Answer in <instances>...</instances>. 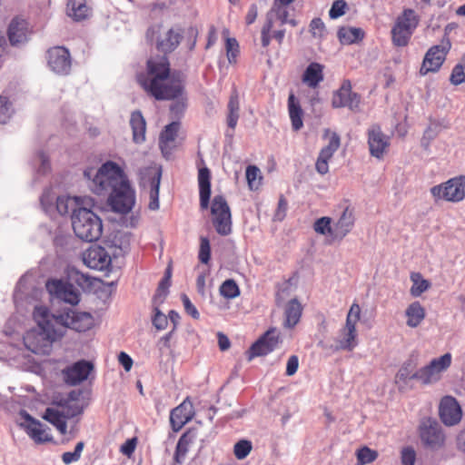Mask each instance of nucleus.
Returning a JSON list of instances; mask_svg holds the SVG:
<instances>
[{"label":"nucleus","instance_id":"64","mask_svg":"<svg viewBox=\"0 0 465 465\" xmlns=\"http://www.w3.org/2000/svg\"><path fill=\"white\" fill-rule=\"evenodd\" d=\"M181 299H182L185 312L189 315H191L193 319H198L200 316L199 312L197 311L195 306L192 303L189 297L185 294H183Z\"/></svg>","mask_w":465,"mask_h":465},{"label":"nucleus","instance_id":"38","mask_svg":"<svg viewBox=\"0 0 465 465\" xmlns=\"http://www.w3.org/2000/svg\"><path fill=\"white\" fill-rule=\"evenodd\" d=\"M337 35L342 45H351L361 41L364 36V32L358 27L343 26L339 29Z\"/></svg>","mask_w":465,"mask_h":465},{"label":"nucleus","instance_id":"29","mask_svg":"<svg viewBox=\"0 0 465 465\" xmlns=\"http://www.w3.org/2000/svg\"><path fill=\"white\" fill-rule=\"evenodd\" d=\"M197 436L198 433L196 429H189L181 436L177 442L174 453V460L177 463L182 464L183 462L190 445L195 441Z\"/></svg>","mask_w":465,"mask_h":465},{"label":"nucleus","instance_id":"60","mask_svg":"<svg viewBox=\"0 0 465 465\" xmlns=\"http://www.w3.org/2000/svg\"><path fill=\"white\" fill-rule=\"evenodd\" d=\"M153 325L158 331L164 330L168 324V318L166 315L161 312L158 308H154V315L152 319Z\"/></svg>","mask_w":465,"mask_h":465},{"label":"nucleus","instance_id":"49","mask_svg":"<svg viewBox=\"0 0 465 465\" xmlns=\"http://www.w3.org/2000/svg\"><path fill=\"white\" fill-rule=\"evenodd\" d=\"M331 219L329 217H322L314 223V230L322 235H331L333 238V226L331 224Z\"/></svg>","mask_w":465,"mask_h":465},{"label":"nucleus","instance_id":"30","mask_svg":"<svg viewBox=\"0 0 465 465\" xmlns=\"http://www.w3.org/2000/svg\"><path fill=\"white\" fill-rule=\"evenodd\" d=\"M324 66L319 63H311L302 74V83L310 88H316L323 81Z\"/></svg>","mask_w":465,"mask_h":465},{"label":"nucleus","instance_id":"28","mask_svg":"<svg viewBox=\"0 0 465 465\" xmlns=\"http://www.w3.org/2000/svg\"><path fill=\"white\" fill-rule=\"evenodd\" d=\"M198 184L200 206L202 209H207L211 197V172L206 166L199 169Z\"/></svg>","mask_w":465,"mask_h":465},{"label":"nucleus","instance_id":"53","mask_svg":"<svg viewBox=\"0 0 465 465\" xmlns=\"http://www.w3.org/2000/svg\"><path fill=\"white\" fill-rule=\"evenodd\" d=\"M439 134L438 127L432 124L429 125L427 129L424 131L422 138L420 140L421 147L428 151L430 145V143L437 137Z\"/></svg>","mask_w":465,"mask_h":465},{"label":"nucleus","instance_id":"54","mask_svg":"<svg viewBox=\"0 0 465 465\" xmlns=\"http://www.w3.org/2000/svg\"><path fill=\"white\" fill-rule=\"evenodd\" d=\"M226 55L230 64H233L236 62V58L239 54V44L235 38H227L226 39Z\"/></svg>","mask_w":465,"mask_h":465},{"label":"nucleus","instance_id":"44","mask_svg":"<svg viewBox=\"0 0 465 465\" xmlns=\"http://www.w3.org/2000/svg\"><path fill=\"white\" fill-rule=\"evenodd\" d=\"M269 16L272 20L273 19V16H275L281 21L282 25L287 24L289 17L288 5H283L274 1L271 10L267 14L266 19H268Z\"/></svg>","mask_w":465,"mask_h":465},{"label":"nucleus","instance_id":"63","mask_svg":"<svg viewBox=\"0 0 465 465\" xmlns=\"http://www.w3.org/2000/svg\"><path fill=\"white\" fill-rule=\"evenodd\" d=\"M329 134H331L329 143L325 147L335 153L341 145L340 136L338 134L331 133L329 129H326L324 131V136H328Z\"/></svg>","mask_w":465,"mask_h":465},{"label":"nucleus","instance_id":"57","mask_svg":"<svg viewBox=\"0 0 465 465\" xmlns=\"http://www.w3.org/2000/svg\"><path fill=\"white\" fill-rule=\"evenodd\" d=\"M346 9L347 3L344 0H336L331 5L329 15L331 19H337L345 14Z\"/></svg>","mask_w":465,"mask_h":465},{"label":"nucleus","instance_id":"36","mask_svg":"<svg viewBox=\"0 0 465 465\" xmlns=\"http://www.w3.org/2000/svg\"><path fill=\"white\" fill-rule=\"evenodd\" d=\"M407 325L411 328L419 326L425 318V310L419 302L411 303L405 311Z\"/></svg>","mask_w":465,"mask_h":465},{"label":"nucleus","instance_id":"17","mask_svg":"<svg viewBox=\"0 0 465 465\" xmlns=\"http://www.w3.org/2000/svg\"><path fill=\"white\" fill-rule=\"evenodd\" d=\"M47 64L52 72L58 75L69 74L72 58L68 49L64 46H54L47 51Z\"/></svg>","mask_w":465,"mask_h":465},{"label":"nucleus","instance_id":"8","mask_svg":"<svg viewBox=\"0 0 465 465\" xmlns=\"http://www.w3.org/2000/svg\"><path fill=\"white\" fill-rule=\"evenodd\" d=\"M419 16L415 11L408 8L397 18L391 29L392 43L396 46L408 45L411 35L419 25Z\"/></svg>","mask_w":465,"mask_h":465},{"label":"nucleus","instance_id":"39","mask_svg":"<svg viewBox=\"0 0 465 465\" xmlns=\"http://www.w3.org/2000/svg\"><path fill=\"white\" fill-rule=\"evenodd\" d=\"M29 298V277L27 272L24 273L16 283L14 292V302L16 306L26 302Z\"/></svg>","mask_w":465,"mask_h":465},{"label":"nucleus","instance_id":"62","mask_svg":"<svg viewBox=\"0 0 465 465\" xmlns=\"http://www.w3.org/2000/svg\"><path fill=\"white\" fill-rule=\"evenodd\" d=\"M402 465H414L416 460L415 450L411 447H406L401 450Z\"/></svg>","mask_w":465,"mask_h":465},{"label":"nucleus","instance_id":"31","mask_svg":"<svg viewBox=\"0 0 465 465\" xmlns=\"http://www.w3.org/2000/svg\"><path fill=\"white\" fill-rule=\"evenodd\" d=\"M27 22L24 19L15 18L8 28V38L15 45L26 40Z\"/></svg>","mask_w":465,"mask_h":465},{"label":"nucleus","instance_id":"26","mask_svg":"<svg viewBox=\"0 0 465 465\" xmlns=\"http://www.w3.org/2000/svg\"><path fill=\"white\" fill-rule=\"evenodd\" d=\"M355 223L353 209L346 205L339 217L338 221L333 225V238H344L353 228Z\"/></svg>","mask_w":465,"mask_h":465},{"label":"nucleus","instance_id":"55","mask_svg":"<svg viewBox=\"0 0 465 465\" xmlns=\"http://www.w3.org/2000/svg\"><path fill=\"white\" fill-rule=\"evenodd\" d=\"M310 32L315 38H323L326 35V28L323 21L319 17L313 18L310 23Z\"/></svg>","mask_w":465,"mask_h":465},{"label":"nucleus","instance_id":"52","mask_svg":"<svg viewBox=\"0 0 465 465\" xmlns=\"http://www.w3.org/2000/svg\"><path fill=\"white\" fill-rule=\"evenodd\" d=\"M252 442L247 440H242L235 443L233 453L238 460L245 459L252 450Z\"/></svg>","mask_w":465,"mask_h":465},{"label":"nucleus","instance_id":"12","mask_svg":"<svg viewBox=\"0 0 465 465\" xmlns=\"http://www.w3.org/2000/svg\"><path fill=\"white\" fill-rule=\"evenodd\" d=\"M147 37L152 41L155 40L159 51L169 53L178 46L182 35L179 29L164 30L161 25H155L147 31Z\"/></svg>","mask_w":465,"mask_h":465},{"label":"nucleus","instance_id":"2","mask_svg":"<svg viewBox=\"0 0 465 465\" xmlns=\"http://www.w3.org/2000/svg\"><path fill=\"white\" fill-rule=\"evenodd\" d=\"M142 87L156 100H171L183 92L180 77L170 73V64L165 55L152 57L147 61V72L137 76Z\"/></svg>","mask_w":465,"mask_h":465},{"label":"nucleus","instance_id":"14","mask_svg":"<svg viewBox=\"0 0 465 465\" xmlns=\"http://www.w3.org/2000/svg\"><path fill=\"white\" fill-rule=\"evenodd\" d=\"M450 47L451 44L448 37L443 38L440 45L431 46L425 54L420 74H426L429 72L438 71L445 61Z\"/></svg>","mask_w":465,"mask_h":465},{"label":"nucleus","instance_id":"25","mask_svg":"<svg viewBox=\"0 0 465 465\" xmlns=\"http://www.w3.org/2000/svg\"><path fill=\"white\" fill-rule=\"evenodd\" d=\"M84 204L94 205V201L88 196H68L62 195L56 198V210L61 215L68 214L78 210Z\"/></svg>","mask_w":465,"mask_h":465},{"label":"nucleus","instance_id":"37","mask_svg":"<svg viewBox=\"0 0 465 465\" xmlns=\"http://www.w3.org/2000/svg\"><path fill=\"white\" fill-rule=\"evenodd\" d=\"M31 438L36 443H45L53 440L49 428L40 423L33 417H31Z\"/></svg>","mask_w":465,"mask_h":465},{"label":"nucleus","instance_id":"34","mask_svg":"<svg viewBox=\"0 0 465 465\" xmlns=\"http://www.w3.org/2000/svg\"><path fill=\"white\" fill-rule=\"evenodd\" d=\"M288 110L293 130H300L302 125V109L295 95L292 93L288 98Z\"/></svg>","mask_w":465,"mask_h":465},{"label":"nucleus","instance_id":"51","mask_svg":"<svg viewBox=\"0 0 465 465\" xmlns=\"http://www.w3.org/2000/svg\"><path fill=\"white\" fill-rule=\"evenodd\" d=\"M84 443L83 441H79L74 448V451L64 452L62 455V460L64 464L69 465L73 462H76L80 460L82 451L84 450Z\"/></svg>","mask_w":465,"mask_h":465},{"label":"nucleus","instance_id":"42","mask_svg":"<svg viewBox=\"0 0 465 465\" xmlns=\"http://www.w3.org/2000/svg\"><path fill=\"white\" fill-rule=\"evenodd\" d=\"M28 351L29 347L24 335L17 343H10L8 345V354L10 359L14 361H18L21 358H26L28 356Z\"/></svg>","mask_w":465,"mask_h":465},{"label":"nucleus","instance_id":"19","mask_svg":"<svg viewBox=\"0 0 465 465\" xmlns=\"http://www.w3.org/2000/svg\"><path fill=\"white\" fill-rule=\"evenodd\" d=\"M93 370L90 361L81 360L64 369L62 376L66 384L74 386L87 380Z\"/></svg>","mask_w":465,"mask_h":465},{"label":"nucleus","instance_id":"56","mask_svg":"<svg viewBox=\"0 0 465 465\" xmlns=\"http://www.w3.org/2000/svg\"><path fill=\"white\" fill-rule=\"evenodd\" d=\"M450 81L454 85L465 83V64H458L453 67Z\"/></svg>","mask_w":465,"mask_h":465},{"label":"nucleus","instance_id":"15","mask_svg":"<svg viewBox=\"0 0 465 465\" xmlns=\"http://www.w3.org/2000/svg\"><path fill=\"white\" fill-rule=\"evenodd\" d=\"M45 287L52 297L66 303L76 305L80 302V292L72 283L52 279L47 281Z\"/></svg>","mask_w":465,"mask_h":465},{"label":"nucleus","instance_id":"23","mask_svg":"<svg viewBox=\"0 0 465 465\" xmlns=\"http://www.w3.org/2000/svg\"><path fill=\"white\" fill-rule=\"evenodd\" d=\"M422 442L432 449L440 447L444 441V435L440 426L434 420H425L420 429Z\"/></svg>","mask_w":465,"mask_h":465},{"label":"nucleus","instance_id":"41","mask_svg":"<svg viewBox=\"0 0 465 465\" xmlns=\"http://www.w3.org/2000/svg\"><path fill=\"white\" fill-rule=\"evenodd\" d=\"M411 280L412 282L411 294L413 297H420L430 287V282L425 280L420 272H412L411 274Z\"/></svg>","mask_w":465,"mask_h":465},{"label":"nucleus","instance_id":"47","mask_svg":"<svg viewBox=\"0 0 465 465\" xmlns=\"http://www.w3.org/2000/svg\"><path fill=\"white\" fill-rule=\"evenodd\" d=\"M112 243L114 247L118 248L121 252L124 253L129 251L131 234L126 232H117L112 239Z\"/></svg>","mask_w":465,"mask_h":465},{"label":"nucleus","instance_id":"27","mask_svg":"<svg viewBox=\"0 0 465 465\" xmlns=\"http://www.w3.org/2000/svg\"><path fill=\"white\" fill-rule=\"evenodd\" d=\"M179 128V122H172L160 134L159 146L164 157L171 155Z\"/></svg>","mask_w":465,"mask_h":465},{"label":"nucleus","instance_id":"10","mask_svg":"<svg viewBox=\"0 0 465 465\" xmlns=\"http://www.w3.org/2000/svg\"><path fill=\"white\" fill-rule=\"evenodd\" d=\"M108 203L119 213H128L135 203V192L128 178L108 193Z\"/></svg>","mask_w":465,"mask_h":465},{"label":"nucleus","instance_id":"22","mask_svg":"<svg viewBox=\"0 0 465 465\" xmlns=\"http://www.w3.org/2000/svg\"><path fill=\"white\" fill-rule=\"evenodd\" d=\"M368 144L372 156L381 159L390 146V137L384 134L379 125H372L368 130Z\"/></svg>","mask_w":465,"mask_h":465},{"label":"nucleus","instance_id":"48","mask_svg":"<svg viewBox=\"0 0 465 465\" xmlns=\"http://www.w3.org/2000/svg\"><path fill=\"white\" fill-rule=\"evenodd\" d=\"M13 114L12 104L6 95H0V124H5Z\"/></svg>","mask_w":465,"mask_h":465},{"label":"nucleus","instance_id":"61","mask_svg":"<svg viewBox=\"0 0 465 465\" xmlns=\"http://www.w3.org/2000/svg\"><path fill=\"white\" fill-rule=\"evenodd\" d=\"M272 27H273V21H272V18H270V16H269L268 19H266V22L262 28V45L263 47H267L270 45V42H271L270 32L272 29Z\"/></svg>","mask_w":465,"mask_h":465},{"label":"nucleus","instance_id":"4","mask_svg":"<svg viewBox=\"0 0 465 465\" xmlns=\"http://www.w3.org/2000/svg\"><path fill=\"white\" fill-rule=\"evenodd\" d=\"M82 391H72L66 398L54 402V406L47 408L44 419L53 424L58 431L64 435L67 433V420L80 415L84 405L80 402Z\"/></svg>","mask_w":465,"mask_h":465},{"label":"nucleus","instance_id":"35","mask_svg":"<svg viewBox=\"0 0 465 465\" xmlns=\"http://www.w3.org/2000/svg\"><path fill=\"white\" fill-rule=\"evenodd\" d=\"M227 124L231 129L237 125L240 112L239 93L235 87L232 88L228 103Z\"/></svg>","mask_w":465,"mask_h":465},{"label":"nucleus","instance_id":"3","mask_svg":"<svg viewBox=\"0 0 465 465\" xmlns=\"http://www.w3.org/2000/svg\"><path fill=\"white\" fill-rule=\"evenodd\" d=\"M89 189L95 194L106 196L127 179L124 169L113 161H107L97 170L90 167L84 170Z\"/></svg>","mask_w":465,"mask_h":465},{"label":"nucleus","instance_id":"24","mask_svg":"<svg viewBox=\"0 0 465 465\" xmlns=\"http://www.w3.org/2000/svg\"><path fill=\"white\" fill-rule=\"evenodd\" d=\"M193 416V403L187 398L171 411L170 423L173 431H179Z\"/></svg>","mask_w":465,"mask_h":465},{"label":"nucleus","instance_id":"58","mask_svg":"<svg viewBox=\"0 0 465 465\" xmlns=\"http://www.w3.org/2000/svg\"><path fill=\"white\" fill-rule=\"evenodd\" d=\"M258 178H260V169L254 165H249L246 168V179L251 189L258 187Z\"/></svg>","mask_w":465,"mask_h":465},{"label":"nucleus","instance_id":"21","mask_svg":"<svg viewBox=\"0 0 465 465\" xmlns=\"http://www.w3.org/2000/svg\"><path fill=\"white\" fill-rule=\"evenodd\" d=\"M279 341V333L275 329L267 331L251 346L248 351V360L252 361L255 357L267 355L277 347Z\"/></svg>","mask_w":465,"mask_h":465},{"label":"nucleus","instance_id":"32","mask_svg":"<svg viewBox=\"0 0 465 465\" xmlns=\"http://www.w3.org/2000/svg\"><path fill=\"white\" fill-rule=\"evenodd\" d=\"M130 125L133 131V140L136 143L145 141L146 123L140 111H134L130 117Z\"/></svg>","mask_w":465,"mask_h":465},{"label":"nucleus","instance_id":"40","mask_svg":"<svg viewBox=\"0 0 465 465\" xmlns=\"http://www.w3.org/2000/svg\"><path fill=\"white\" fill-rule=\"evenodd\" d=\"M302 305L296 299L289 302L285 309V325L287 327L292 328L298 323L302 315Z\"/></svg>","mask_w":465,"mask_h":465},{"label":"nucleus","instance_id":"59","mask_svg":"<svg viewBox=\"0 0 465 465\" xmlns=\"http://www.w3.org/2000/svg\"><path fill=\"white\" fill-rule=\"evenodd\" d=\"M211 259V247L209 240L205 237L201 238L199 260L201 262L207 264Z\"/></svg>","mask_w":465,"mask_h":465},{"label":"nucleus","instance_id":"5","mask_svg":"<svg viewBox=\"0 0 465 465\" xmlns=\"http://www.w3.org/2000/svg\"><path fill=\"white\" fill-rule=\"evenodd\" d=\"M94 205L84 204L72 214V226L75 235L85 242H94L103 233L101 218L91 208Z\"/></svg>","mask_w":465,"mask_h":465},{"label":"nucleus","instance_id":"18","mask_svg":"<svg viewBox=\"0 0 465 465\" xmlns=\"http://www.w3.org/2000/svg\"><path fill=\"white\" fill-rule=\"evenodd\" d=\"M361 97L351 91L349 80H344L341 87L333 93L331 105L333 108L348 107L351 111L357 112L360 109Z\"/></svg>","mask_w":465,"mask_h":465},{"label":"nucleus","instance_id":"46","mask_svg":"<svg viewBox=\"0 0 465 465\" xmlns=\"http://www.w3.org/2000/svg\"><path fill=\"white\" fill-rule=\"evenodd\" d=\"M220 294L226 299H234L240 295V289L232 279L225 280L219 289Z\"/></svg>","mask_w":465,"mask_h":465},{"label":"nucleus","instance_id":"9","mask_svg":"<svg viewBox=\"0 0 465 465\" xmlns=\"http://www.w3.org/2000/svg\"><path fill=\"white\" fill-rule=\"evenodd\" d=\"M436 201L459 203L465 198V176L460 175L430 188Z\"/></svg>","mask_w":465,"mask_h":465},{"label":"nucleus","instance_id":"43","mask_svg":"<svg viewBox=\"0 0 465 465\" xmlns=\"http://www.w3.org/2000/svg\"><path fill=\"white\" fill-rule=\"evenodd\" d=\"M415 368L416 364L412 360L405 361L396 374V381L406 382L408 380L411 379L418 380V377L416 376Z\"/></svg>","mask_w":465,"mask_h":465},{"label":"nucleus","instance_id":"7","mask_svg":"<svg viewBox=\"0 0 465 465\" xmlns=\"http://www.w3.org/2000/svg\"><path fill=\"white\" fill-rule=\"evenodd\" d=\"M162 177L161 166L153 163L139 172L140 186L148 192L150 202L148 208L152 211L159 209V189Z\"/></svg>","mask_w":465,"mask_h":465},{"label":"nucleus","instance_id":"11","mask_svg":"<svg viewBox=\"0 0 465 465\" xmlns=\"http://www.w3.org/2000/svg\"><path fill=\"white\" fill-rule=\"evenodd\" d=\"M213 224L220 235H228L232 232V214L230 207L223 195H215L211 205Z\"/></svg>","mask_w":465,"mask_h":465},{"label":"nucleus","instance_id":"16","mask_svg":"<svg viewBox=\"0 0 465 465\" xmlns=\"http://www.w3.org/2000/svg\"><path fill=\"white\" fill-rule=\"evenodd\" d=\"M83 262L90 269L108 272L112 266V258L105 248L92 245L82 253Z\"/></svg>","mask_w":465,"mask_h":465},{"label":"nucleus","instance_id":"33","mask_svg":"<svg viewBox=\"0 0 465 465\" xmlns=\"http://www.w3.org/2000/svg\"><path fill=\"white\" fill-rule=\"evenodd\" d=\"M67 15L73 20L79 22L88 18L91 10L85 0H69L67 3Z\"/></svg>","mask_w":465,"mask_h":465},{"label":"nucleus","instance_id":"13","mask_svg":"<svg viewBox=\"0 0 465 465\" xmlns=\"http://www.w3.org/2000/svg\"><path fill=\"white\" fill-rule=\"evenodd\" d=\"M452 356L450 352L435 358L430 362L416 371L418 380L424 384H430L440 381L441 373L445 371L451 364Z\"/></svg>","mask_w":465,"mask_h":465},{"label":"nucleus","instance_id":"45","mask_svg":"<svg viewBox=\"0 0 465 465\" xmlns=\"http://www.w3.org/2000/svg\"><path fill=\"white\" fill-rule=\"evenodd\" d=\"M15 424L18 428L24 430L29 435V413L26 410L19 408L15 405L11 406Z\"/></svg>","mask_w":465,"mask_h":465},{"label":"nucleus","instance_id":"20","mask_svg":"<svg viewBox=\"0 0 465 465\" xmlns=\"http://www.w3.org/2000/svg\"><path fill=\"white\" fill-rule=\"evenodd\" d=\"M439 414L446 426L458 424L462 418V411L457 400L452 396H445L439 406Z\"/></svg>","mask_w":465,"mask_h":465},{"label":"nucleus","instance_id":"6","mask_svg":"<svg viewBox=\"0 0 465 465\" xmlns=\"http://www.w3.org/2000/svg\"><path fill=\"white\" fill-rule=\"evenodd\" d=\"M361 317V307L354 302L346 317L345 326L341 329L336 339V350L351 351L358 345L356 324Z\"/></svg>","mask_w":465,"mask_h":465},{"label":"nucleus","instance_id":"1","mask_svg":"<svg viewBox=\"0 0 465 465\" xmlns=\"http://www.w3.org/2000/svg\"><path fill=\"white\" fill-rule=\"evenodd\" d=\"M33 317L37 329L31 330V352L35 354H49L54 341L64 335L65 328L81 332L93 325V317L89 312L74 310L54 315L46 307L36 306Z\"/></svg>","mask_w":465,"mask_h":465},{"label":"nucleus","instance_id":"50","mask_svg":"<svg viewBox=\"0 0 465 465\" xmlns=\"http://www.w3.org/2000/svg\"><path fill=\"white\" fill-rule=\"evenodd\" d=\"M378 457L376 450L368 447H362L357 451V460L360 465H365L374 461Z\"/></svg>","mask_w":465,"mask_h":465}]
</instances>
